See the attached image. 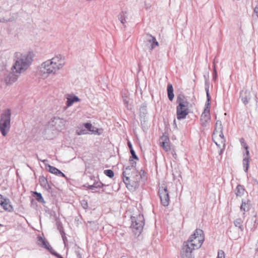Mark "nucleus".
<instances>
[{
  "instance_id": "nucleus-1",
  "label": "nucleus",
  "mask_w": 258,
  "mask_h": 258,
  "mask_svg": "<svg viewBox=\"0 0 258 258\" xmlns=\"http://www.w3.org/2000/svg\"><path fill=\"white\" fill-rule=\"evenodd\" d=\"M14 57L15 63L12 67V72L9 73L5 78L7 84L11 85L15 82L18 77L17 74L22 73L28 68L32 61L33 53L32 52H29L22 54L16 52Z\"/></svg>"
},
{
  "instance_id": "nucleus-2",
  "label": "nucleus",
  "mask_w": 258,
  "mask_h": 258,
  "mask_svg": "<svg viewBox=\"0 0 258 258\" xmlns=\"http://www.w3.org/2000/svg\"><path fill=\"white\" fill-rule=\"evenodd\" d=\"M122 174L123 182L128 190H133L139 188V183L142 179L141 176H140L138 173L129 177L127 175H130V173H126V171H123Z\"/></svg>"
},
{
  "instance_id": "nucleus-3",
  "label": "nucleus",
  "mask_w": 258,
  "mask_h": 258,
  "mask_svg": "<svg viewBox=\"0 0 258 258\" xmlns=\"http://www.w3.org/2000/svg\"><path fill=\"white\" fill-rule=\"evenodd\" d=\"M11 110L7 109L4 111L0 118V132L4 137H6L10 131L11 124Z\"/></svg>"
},
{
  "instance_id": "nucleus-4",
  "label": "nucleus",
  "mask_w": 258,
  "mask_h": 258,
  "mask_svg": "<svg viewBox=\"0 0 258 258\" xmlns=\"http://www.w3.org/2000/svg\"><path fill=\"white\" fill-rule=\"evenodd\" d=\"M204 240L203 231L201 229H197L194 233L189 237L187 242L195 248L198 249L201 247Z\"/></svg>"
},
{
  "instance_id": "nucleus-5",
  "label": "nucleus",
  "mask_w": 258,
  "mask_h": 258,
  "mask_svg": "<svg viewBox=\"0 0 258 258\" xmlns=\"http://www.w3.org/2000/svg\"><path fill=\"white\" fill-rule=\"evenodd\" d=\"M132 224L131 227L137 231L135 232V234L139 236L143 230V227L145 225L144 217L142 214H139L138 216L131 217Z\"/></svg>"
},
{
  "instance_id": "nucleus-6",
  "label": "nucleus",
  "mask_w": 258,
  "mask_h": 258,
  "mask_svg": "<svg viewBox=\"0 0 258 258\" xmlns=\"http://www.w3.org/2000/svg\"><path fill=\"white\" fill-rule=\"evenodd\" d=\"M58 70V68L53 63V61L47 60L41 64L40 72L44 74L55 73Z\"/></svg>"
},
{
  "instance_id": "nucleus-7",
  "label": "nucleus",
  "mask_w": 258,
  "mask_h": 258,
  "mask_svg": "<svg viewBox=\"0 0 258 258\" xmlns=\"http://www.w3.org/2000/svg\"><path fill=\"white\" fill-rule=\"evenodd\" d=\"M158 194L160 199L161 204L164 207H167L169 204V192L167 188L165 186H161L159 187Z\"/></svg>"
},
{
  "instance_id": "nucleus-8",
  "label": "nucleus",
  "mask_w": 258,
  "mask_h": 258,
  "mask_svg": "<svg viewBox=\"0 0 258 258\" xmlns=\"http://www.w3.org/2000/svg\"><path fill=\"white\" fill-rule=\"evenodd\" d=\"M195 249L196 248L190 246L187 241L184 242L180 252L181 258H194L192 251Z\"/></svg>"
},
{
  "instance_id": "nucleus-9",
  "label": "nucleus",
  "mask_w": 258,
  "mask_h": 258,
  "mask_svg": "<svg viewBox=\"0 0 258 258\" xmlns=\"http://www.w3.org/2000/svg\"><path fill=\"white\" fill-rule=\"evenodd\" d=\"M49 123L57 130H61L65 125V120L63 118L55 116L51 119Z\"/></svg>"
},
{
  "instance_id": "nucleus-10",
  "label": "nucleus",
  "mask_w": 258,
  "mask_h": 258,
  "mask_svg": "<svg viewBox=\"0 0 258 258\" xmlns=\"http://www.w3.org/2000/svg\"><path fill=\"white\" fill-rule=\"evenodd\" d=\"M0 205L6 211L12 212L14 211L10 200L8 198H4L2 195H0Z\"/></svg>"
},
{
  "instance_id": "nucleus-11",
  "label": "nucleus",
  "mask_w": 258,
  "mask_h": 258,
  "mask_svg": "<svg viewBox=\"0 0 258 258\" xmlns=\"http://www.w3.org/2000/svg\"><path fill=\"white\" fill-rule=\"evenodd\" d=\"M176 102L178 105L176 107L182 108H188L189 102L187 101L184 95L180 94L177 97Z\"/></svg>"
},
{
  "instance_id": "nucleus-12",
  "label": "nucleus",
  "mask_w": 258,
  "mask_h": 258,
  "mask_svg": "<svg viewBox=\"0 0 258 258\" xmlns=\"http://www.w3.org/2000/svg\"><path fill=\"white\" fill-rule=\"evenodd\" d=\"M188 113V108L176 107V117L178 120L184 119Z\"/></svg>"
},
{
  "instance_id": "nucleus-13",
  "label": "nucleus",
  "mask_w": 258,
  "mask_h": 258,
  "mask_svg": "<svg viewBox=\"0 0 258 258\" xmlns=\"http://www.w3.org/2000/svg\"><path fill=\"white\" fill-rule=\"evenodd\" d=\"M37 239V244L40 246L46 249L50 253L53 249L45 238L41 236H38Z\"/></svg>"
},
{
  "instance_id": "nucleus-14",
  "label": "nucleus",
  "mask_w": 258,
  "mask_h": 258,
  "mask_svg": "<svg viewBox=\"0 0 258 258\" xmlns=\"http://www.w3.org/2000/svg\"><path fill=\"white\" fill-rule=\"evenodd\" d=\"M240 97L243 104H248L251 97L250 92L247 89L242 90L240 92Z\"/></svg>"
},
{
  "instance_id": "nucleus-15",
  "label": "nucleus",
  "mask_w": 258,
  "mask_h": 258,
  "mask_svg": "<svg viewBox=\"0 0 258 258\" xmlns=\"http://www.w3.org/2000/svg\"><path fill=\"white\" fill-rule=\"evenodd\" d=\"M50 60L53 61V63L56 66L57 68H58V70L61 68L64 64V59L61 58L60 55L56 56Z\"/></svg>"
},
{
  "instance_id": "nucleus-16",
  "label": "nucleus",
  "mask_w": 258,
  "mask_h": 258,
  "mask_svg": "<svg viewBox=\"0 0 258 258\" xmlns=\"http://www.w3.org/2000/svg\"><path fill=\"white\" fill-rule=\"evenodd\" d=\"M147 104L146 103H143L140 106V116L141 119V120L145 121L146 119V117L147 114Z\"/></svg>"
},
{
  "instance_id": "nucleus-17",
  "label": "nucleus",
  "mask_w": 258,
  "mask_h": 258,
  "mask_svg": "<svg viewBox=\"0 0 258 258\" xmlns=\"http://www.w3.org/2000/svg\"><path fill=\"white\" fill-rule=\"evenodd\" d=\"M250 207V203L249 200L244 201L242 200V203L240 207L241 211L244 212L243 215H245V212L249 210Z\"/></svg>"
},
{
  "instance_id": "nucleus-18",
  "label": "nucleus",
  "mask_w": 258,
  "mask_h": 258,
  "mask_svg": "<svg viewBox=\"0 0 258 258\" xmlns=\"http://www.w3.org/2000/svg\"><path fill=\"white\" fill-rule=\"evenodd\" d=\"M80 101V99L76 95L70 96L67 98V106L70 107L73 105L75 102Z\"/></svg>"
},
{
  "instance_id": "nucleus-19",
  "label": "nucleus",
  "mask_w": 258,
  "mask_h": 258,
  "mask_svg": "<svg viewBox=\"0 0 258 258\" xmlns=\"http://www.w3.org/2000/svg\"><path fill=\"white\" fill-rule=\"evenodd\" d=\"M206 108L204 109V112L202 114L201 120H204L205 122H207L210 119V109L207 108V106H205Z\"/></svg>"
},
{
  "instance_id": "nucleus-20",
  "label": "nucleus",
  "mask_w": 258,
  "mask_h": 258,
  "mask_svg": "<svg viewBox=\"0 0 258 258\" xmlns=\"http://www.w3.org/2000/svg\"><path fill=\"white\" fill-rule=\"evenodd\" d=\"M167 91L168 98L170 101H172L173 100V98L174 97V93H173L174 90H173V86L172 84H168L167 85Z\"/></svg>"
},
{
  "instance_id": "nucleus-21",
  "label": "nucleus",
  "mask_w": 258,
  "mask_h": 258,
  "mask_svg": "<svg viewBox=\"0 0 258 258\" xmlns=\"http://www.w3.org/2000/svg\"><path fill=\"white\" fill-rule=\"evenodd\" d=\"M39 182L41 186L46 189H49L51 187L48 183L47 179L44 176H40L39 177Z\"/></svg>"
},
{
  "instance_id": "nucleus-22",
  "label": "nucleus",
  "mask_w": 258,
  "mask_h": 258,
  "mask_svg": "<svg viewBox=\"0 0 258 258\" xmlns=\"http://www.w3.org/2000/svg\"><path fill=\"white\" fill-rule=\"evenodd\" d=\"M245 188L241 184H238L235 189V194L236 197H241L243 195Z\"/></svg>"
},
{
  "instance_id": "nucleus-23",
  "label": "nucleus",
  "mask_w": 258,
  "mask_h": 258,
  "mask_svg": "<svg viewBox=\"0 0 258 258\" xmlns=\"http://www.w3.org/2000/svg\"><path fill=\"white\" fill-rule=\"evenodd\" d=\"M205 91L206 92V96H207V101L205 103V106H210V101L211 100V97L209 93V83L206 81L205 82Z\"/></svg>"
},
{
  "instance_id": "nucleus-24",
  "label": "nucleus",
  "mask_w": 258,
  "mask_h": 258,
  "mask_svg": "<svg viewBox=\"0 0 258 258\" xmlns=\"http://www.w3.org/2000/svg\"><path fill=\"white\" fill-rule=\"evenodd\" d=\"M126 12L122 11L118 15V19L121 23L124 25L126 23V18H127Z\"/></svg>"
},
{
  "instance_id": "nucleus-25",
  "label": "nucleus",
  "mask_w": 258,
  "mask_h": 258,
  "mask_svg": "<svg viewBox=\"0 0 258 258\" xmlns=\"http://www.w3.org/2000/svg\"><path fill=\"white\" fill-rule=\"evenodd\" d=\"M223 128L222 124V122L220 120H217L215 126V130L214 131V134H218V132H221V131H223Z\"/></svg>"
},
{
  "instance_id": "nucleus-26",
  "label": "nucleus",
  "mask_w": 258,
  "mask_h": 258,
  "mask_svg": "<svg viewBox=\"0 0 258 258\" xmlns=\"http://www.w3.org/2000/svg\"><path fill=\"white\" fill-rule=\"evenodd\" d=\"M46 169L50 173H53L57 175V173H59V170L55 167L51 166L49 164L45 165Z\"/></svg>"
},
{
  "instance_id": "nucleus-27",
  "label": "nucleus",
  "mask_w": 258,
  "mask_h": 258,
  "mask_svg": "<svg viewBox=\"0 0 258 258\" xmlns=\"http://www.w3.org/2000/svg\"><path fill=\"white\" fill-rule=\"evenodd\" d=\"M163 138H164V137H163ZM164 138L165 139H164V141L162 142L161 146H162L163 149L165 151H168L170 150V149L169 144L167 141H169V139L167 138V137H164Z\"/></svg>"
},
{
  "instance_id": "nucleus-28",
  "label": "nucleus",
  "mask_w": 258,
  "mask_h": 258,
  "mask_svg": "<svg viewBox=\"0 0 258 258\" xmlns=\"http://www.w3.org/2000/svg\"><path fill=\"white\" fill-rule=\"evenodd\" d=\"M243 221L241 218H237L234 221V224L235 227H238L241 231H243L244 229L242 225Z\"/></svg>"
},
{
  "instance_id": "nucleus-29",
  "label": "nucleus",
  "mask_w": 258,
  "mask_h": 258,
  "mask_svg": "<svg viewBox=\"0 0 258 258\" xmlns=\"http://www.w3.org/2000/svg\"><path fill=\"white\" fill-rule=\"evenodd\" d=\"M104 185L102 182H95L92 185H90L88 186V188L91 190H94L96 188H99Z\"/></svg>"
},
{
  "instance_id": "nucleus-30",
  "label": "nucleus",
  "mask_w": 258,
  "mask_h": 258,
  "mask_svg": "<svg viewBox=\"0 0 258 258\" xmlns=\"http://www.w3.org/2000/svg\"><path fill=\"white\" fill-rule=\"evenodd\" d=\"M249 161L248 158L244 157L242 161V164L244 168V170L247 172L249 168Z\"/></svg>"
},
{
  "instance_id": "nucleus-31",
  "label": "nucleus",
  "mask_w": 258,
  "mask_h": 258,
  "mask_svg": "<svg viewBox=\"0 0 258 258\" xmlns=\"http://www.w3.org/2000/svg\"><path fill=\"white\" fill-rule=\"evenodd\" d=\"M152 39V43L149 46V49L150 50H153L154 49L156 46H158L159 45L158 42L156 40V38L155 37H151Z\"/></svg>"
},
{
  "instance_id": "nucleus-32",
  "label": "nucleus",
  "mask_w": 258,
  "mask_h": 258,
  "mask_svg": "<svg viewBox=\"0 0 258 258\" xmlns=\"http://www.w3.org/2000/svg\"><path fill=\"white\" fill-rule=\"evenodd\" d=\"M35 199L39 203H44L45 201L41 193L35 191L34 192V196Z\"/></svg>"
},
{
  "instance_id": "nucleus-33",
  "label": "nucleus",
  "mask_w": 258,
  "mask_h": 258,
  "mask_svg": "<svg viewBox=\"0 0 258 258\" xmlns=\"http://www.w3.org/2000/svg\"><path fill=\"white\" fill-rule=\"evenodd\" d=\"M104 173L109 178H112L114 175L113 171L111 169H106L104 170Z\"/></svg>"
},
{
  "instance_id": "nucleus-34",
  "label": "nucleus",
  "mask_w": 258,
  "mask_h": 258,
  "mask_svg": "<svg viewBox=\"0 0 258 258\" xmlns=\"http://www.w3.org/2000/svg\"><path fill=\"white\" fill-rule=\"evenodd\" d=\"M102 129L98 128L95 126L94 127V128H93L92 131V133L97 135H100L102 133Z\"/></svg>"
},
{
  "instance_id": "nucleus-35",
  "label": "nucleus",
  "mask_w": 258,
  "mask_h": 258,
  "mask_svg": "<svg viewBox=\"0 0 258 258\" xmlns=\"http://www.w3.org/2000/svg\"><path fill=\"white\" fill-rule=\"evenodd\" d=\"M57 228L61 235H66L62 225L60 223H57Z\"/></svg>"
},
{
  "instance_id": "nucleus-36",
  "label": "nucleus",
  "mask_w": 258,
  "mask_h": 258,
  "mask_svg": "<svg viewBox=\"0 0 258 258\" xmlns=\"http://www.w3.org/2000/svg\"><path fill=\"white\" fill-rule=\"evenodd\" d=\"M83 125L85 127V128H86L88 131H90L91 132H92L93 128H94V127L90 122L85 123Z\"/></svg>"
},
{
  "instance_id": "nucleus-37",
  "label": "nucleus",
  "mask_w": 258,
  "mask_h": 258,
  "mask_svg": "<svg viewBox=\"0 0 258 258\" xmlns=\"http://www.w3.org/2000/svg\"><path fill=\"white\" fill-rule=\"evenodd\" d=\"M131 154L132 155V157H131L132 159L138 160L139 158L138 156L136 155V152L135 150L133 149H132L131 150H130Z\"/></svg>"
},
{
  "instance_id": "nucleus-38",
  "label": "nucleus",
  "mask_w": 258,
  "mask_h": 258,
  "mask_svg": "<svg viewBox=\"0 0 258 258\" xmlns=\"http://www.w3.org/2000/svg\"><path fill=\"white\" fill-rule=\"evenodd\" d=\"M151 37H153L152 35L150 34H147L145 36V39L146 40V41L150 43V44L152 43V39Z\"/></svg>"
},
{
  "instance_id": "nucleus-39",
  "label": "nucleus",
  "mask_w": 258,
  "mask_h": 258,
  "mask_svg": "<svg viewBox=\"0 0 258 258\" xmlns=\"http://www.w3.org/2000/svg\"><path fill=\"white\" fill-rule=\"evenodd\" d=\"M140 176H141V178L143 179H145L146 178V173L143 170H141V171L138 173Z\"/></svg>"
},
{
  "instance_id": "nucleus-40",
  "label": "nucleus",
  "mask_w": 258,
  "mask_h": 258,
  "mask_svg": "<svg viewBox=\"0 0 258 258\" xmlns=\"http://www.w3.org/2000/svg\"><path fill=\"white\" fill-rule=\"evenodd\" d=\"M14 20L13 17H11L8 19H6L5 18H3L0 19V22H12Z\"/></svg>"
},
{
  "instance_id": "nucleus-41",
  "label": "nucleus",
  "mask_w": 258,
  "mask_h": 258,
  "mask_svg": "<svg viewBox=\"0 0 258 258\" xmlns=\"http://www.w3.org/2000/svg\"><path fill=\"white\" fill-rule=\"evenodd\" d=\"M50 253L53 255H54L55 256H56V257L57 258H63L60 254H59V253H58L57 252H56V251H55L54 250V249H53L51 252H50Z\"/></svg>"
},
{
  "instance_id": "nucleus-42",
  "label": "nucleus",
  "mask_w": 258,
  "mask_h": 258,
  "mask_svg": "<svg viewBox=\"0 0 258 258\" xmlns=\"http://www.w3.org/2000/svg\"><path fill=\"white\" fill-rule=\"evenodd\" d=\"M217 258H225L224 252L223 250H219Z\"/></svg>"
},
{
  "instance_id": "nucleus-43",
  "label": "nucleus",
  "mask_w": 258,
  "mask_h": 258,
  "mask_svg": "<svg viewBox=\"0 0 258 258\" xmlns=\"http://www.w3.org/2000/svg\"><path fill=\"white\" fill-rule=\"evenodd\" d=\"M244 149L246 150L245 154L246 156L245 157L248 158V159H249V151L248 150V147L246 144H244Z\"/></svg>"
},
{
  "instance_id": "nucleus-44",
  "label": "nucleus",
  "mask_w": 258,
  "mask_h": 258,
  "mask_svg": "<svg viewBox=\"0 0 258 258\" xmlns=\"http://www.w3.org/2000/svg\"><path fill=\"white\" fill-rule=\"evenodd\" d=\"M129 161H130V163H131V166L132 168H133V167H136V161H134L133 160V159L131 157H130V158Z\"/></svg>"
},
{
  "instance_id": "nucleus-45",
  "label": "nucleus",
  "mask_w": 258,
  "mask_h": 258,
  "mask_svg": "<svg viewBox=\"0 0 258 258\" xmlns=\"http://www.w3.org/2000/svg\"><path fill=\"white\" fill-rule=\"evenodd\" d=\"M132 167L131 166H123V169L124 171H126V173H130L128 171H130L132 169Z\"/></svg>"
},
{
  "instance_id": "nucleus-46",
  "label": "nucleus",
  "mask_w": 258,
  "mask_h": 258,
  "mask_svg": "<svg viewBox=\"0 0 258 258\" xmlns=\"http://www.w3.org/2000/svg\"><path fill=\"white\" fill-rule=\"evenodd\" d=\"M81 204H82V206L84 209H87V208L88 207V203L86 201H85V200L82 201Z\"/></svg>"
},
{
  "instance_id": "nucleus-47",
  "label": "nucleus",
  "mask_w": 258,
  "mask_h": 258,
  "mask_svg": "<svg viewBox=\"0 0 258 258\" xmlns=\"http://www.w3.org/2000/svg\"><path fill=\"white\" fill-rule=\"evenodd\" d=\"M87 133L85 130H81L79 132H77L78 135L86 134Z\"/></svg>"
},
{
  "instance_id": "nucleus-48",
  "label": "nucleus",
  "mask_w": 258,
  "mask_h": 258,
  "mask_svg": "<svg viewBox=\"0 0 258 258\" xmlns=\"http://www.w3.org/2000/svg\"><path fill=\"white\" fill-rule=\"evenodd\" d=\"M57 175L67 178L65 174L63 173H62L60 170L59 171V173H57Z\"/></svg>"
},
{
  "instance_id": "nucleus-49",
  "label": "nucleus",
  "mask_w": 258,
  "mask_h": 258,
  "mask_svg": "<svg viewBox=\"0 0 258 258\" xmlns=\"http://www.w3.org/2000/svg\"><path fill=\"white\" fill-rule=\"evenodd\" d=\"M213 73H217V72L216 69V67H215V59H214L213 60Z\"/></svg>"
},
{
  "instance_id": "nucleus-50",
  "label": "nucleus",
  "mask_w": 258,
  "mask_h": 258,
  "mask_svg": "<svg viewBox=\"0 0 258 258\" xmlns=\"http://www.w3.org/2000/svg\"><path fill=\"white\" fill-rule=\"evenodd\" d=\"M218 134H219V137L224 140V136L223 133V131H221V132H218Z\"/></svg>"
},
{
  "instance_id": "nucleus-51",
  "label": "nucleus",
  "mask_w": 258,
  "mask_h": 258,
  "mask_svg": "<svg viewBox=\"0 0 258 258\" xmlns=\"http://www.w3.org/2000/svg\"><path fill=\"white\" fill-rule=\"evenodd\" d=\"M75 253L76 254L77 258H82L81 254L79 251H76Z\"/></svg>"
},
{
  "instance_id": "nucleus-52",
  "label": "nucleus",
  "mask_w": 258,
  "mask_h": 258,
  "mask_svg": "<svg viewBox=\"0 0 258 258\" xmlns=\"http://www.w3.org/2000/svg\"><path fill=\"white\" fill-rule=\"evenodd\" d=\"M127 146L130 150H131L132 149H133L132 144L131 142L129 141L127 142Z\"/></svg>"
},
{
  "instance_id": "nucleus-53",
  "label": "nucleus",
  "mask_w": 258,
  "mask_h": 258,
  "mask_svg": "<svg viewBox=\"0 0 258 258\" xmlns=\"http://www.w3.org/2000/svg\"><path fill=\"white\" fill-rule=\"evenodd\" d=\"M217 76H218L217 73H213V79L214 81H216V80H217Z\"/></svg>"
},
{
  "instance_id": "nucleus-54",
  "label": "nucleus",
  "mask_w": 258,
  "mask_h": 258,
  "mask_svg": "<svg viewBox=\"0 0 258 258\" xmlns=\"http://www.w3.org/2000/svg\"><path fill=\"white\" fill-rule=\"evenodd\" d=\"M223 147H224L223 149H221L220 148L219 151V155H221L223 153V151L224 150V145H223Z\"/></svg>"
},
{
  "instance_id": "nucleus-55",
  "label": "nucleus",
  "mask_w": 258,
  "mask_h": 258,
  "mask_svg": "<svg viewBox=\"0 0 258 258\" xmlns=\"http://www.w3.org/2000/svg\"><path fill=\"white\" fill-rule=\"evenodd\" d=\"M61 237L62 238L64 243L65 244L66 241L67 240V237L66 236V235H61Z\"/></svg>"
},
{
  "instance_id": "nucleus-56",
  "label": "nucleus",
  "mask_w": 258,
  "mask_h": 258,
  "mask_svg": "<svg viewBox=\"0 0 258 258\" xmlns=\"http://www.w3.org/2000/svg\"><path fill=\"white\" fill-rule=\"evenodd\" d=\"M201 124L202 126H206V124L207 122H205L204 120H201Z\"/></svg>"
},
{
  "instance_id": "nucleus-57",
  "label": "nucleus",
  "mask_w": 258,
  "mask_h": 258,
  "mask_svg": "<svg viewBox=\"0 0 258 258\" xmlns=\"http://www.w3.org/2000/svg\"><path fill=\"white\" fill-rule=\"evenodd\" d=\"M254 12L257 14L258 13V8L257 7H255L254 10Z\"/></svg>"
},
{
  "instance_id": "nucleus-58",
  "label": "nucleus",
  "mask_w": 258,
  "mask_h": 258,
  "mask_svg": "<svg viewBox=\"0 0 258 258\" xmlns=\"http://www.w3.org/2000/svg\"><path fill=\"white\" fill-rule=\"evenodd\" d=\"M244 139H243V138H242V139H241V140H240V142H241V143H243V144L244 145V144H245V143H244Z\"/></svg>"
},
{
  "instance_id": "nucleus-59",
  "label": "nucleus",
  "mask_w": 258,
  "mask_h": 258,
  "mask_svg": "<svg viewBox=\"0 0 258 258\" xmlns=\"http://www.w3.org/2000/svg\"><path fill=\"white\" fill-rule=\"evenodd\" d=\"M146 9H148L149 8H150V6L149 5L146 4Z\"/></svg>"
},
{
  "instance_id": "nucleus-60",
  "label": "nucleus",
  "mask_w": 258,
  "mask_h": 258,
  "mask_svg": "<svg viewBox=\"0 0 258 258\" xmlns=\"http://www.w3.org/2000/svg\"><path fill=\"white\" fill-rule=\"evenodd\" d=\"M215 144H216V145H217V146L219 148H220V145L219 144H217V143H216V142H215Z\"/></svg>"
},
{
  "instance_id": "nucleus-61",
  "label": "nucleus",
  "mask_w": 258,
  "mask_h": 258,
  "mask_svg": "<svg viewBox=\"0 0 258 258\" xmlns=\"http://www.w3.org/2000/svg\"><path fill=\"white\" fill-rule=\"evenodd\" d=\"M254 182H256V183H257V184H258V182H257V181L256 179H255V180H254Z\"/></svg>"
},
{
  "instance_id": "nucleus-62",
  "label": "nucleus",
  "mask_w": 258,
  "mask_h": 258,
  "mask_svg": "<svg viewBox=\"0 0 258 258\" xmlns=\"http://www.w3.org/2000/svg\"><path fill=\"white\" fill-rule=\"evenodd\" d=\"M1 226H3V225L2 224H0V227Z\"/></svg>"
},
{
  "instance_id": "nucleus-63",
  "label": "nucleus",
  "mask_w": 258,
  "mask_h": 258,
  "mask_svg": "<svg viewBox=\"0 0 258 258\" xmlns=\"http://www.w3.org/2000/svg\"><path fill=\"white\" fill-rule=\"evenodd\" d=\"M125 103H127V101H124Z\"/></svg>"
},
{
  "instance_id": "nucleus-64",
  "label": "nucleus",
  "mask_w": 258,
  "mask_h": 258,
  "mask_svg": "<svg viewBox=\"0 0 258 258\" xmlns=\"http://www.w3.org/2000/svg\"><path fill=\"white\" fill-rule=\"evenodd\" d=\"M45 161H46V160H44L43 161V162H44Z\"/></svg>"
}]
</instances>
